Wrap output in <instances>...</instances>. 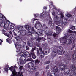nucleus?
<instances>
[{
	"label": "nucleus",
	"mask_w": 76,
	"mask_h": 76,
	"mask_svg": "<svg viewBox=\"0 0 76 76\" xmlns=\"http://www.w3.org/2000/svg\"><path fill=\"white\" fill-rule=\"evenodd\" d=\"M54 23L58 26H61L63 27L65 25H67L68 23L67 21V18L64 17V16L62 14L55 15L53 18Z\"/></svg>",
	"instance_id": "f257e3e1"
},
{
	"label": "nucleus",
	"mask_w": 76,
	"mask_h": 76,
	"mask_svg": "<svg viewBox=\"0 0 76 76\" xmlns=\"http://www.w3.org/2000/svg\"><path fill=\"white\" fill-rule=\"evenodd\" d=\"M17 68L18 67L16 66H13L9 68L10 70L12 72V74L10 76H23L22 74L24 73L25 70L23 69V66H20L19 69L20 71L18 72H16L15 70V69H17Z\"/></svg>",
	"instance_id": "f03ea898"
},
{
	"label": "nucleus",
	"mask_w": 76,
	"mask_h": 76,
	"mask_svg": "<svg viewBox=\"0 0 76 76\" xmlns=\"http://www.w3.org/2000/svg\"><path fill=\"white\" fill-rule=\"evenodd\" d=\"M63 39L64 42H63V44L64 45L66 44H72V41H74L75 40V35H74L73 33L68 36H65L64 37H63Z\"/></svg>",
	"instance_id": "7ed1b4c3"
},
{
	"label": "nucleus",
	"mask_w": 76,
	"mask_h": 76,
	"mask_svg": "<svg viewBox=\"0 0 76 76\" xmlns=\"http://www.w3.org/2000/svg\"><path fill=\"white\" fill-rule=\"evenodd\" d=\"M25 27L27 30H29L28 32H27L28 35H31L32 33H34V34H37L38 36L39 35H41L42 34V33L39 32V33L36 32L34 30V27H32L31 29H29V28H31V27H29V25H26L25 26Z\"/></svg>",
	"instance_id": "20e7f679"
},
{
	"label": "nucleus",
	"mask_w": 76,
	"mask_h": 76,
	"mask_svg": "<svg viewBox=\"0 0 76 76\" xmlns=\"http://www.w3.org/2000/svg\"><path fill=\"white\" fill-rule=\"evenodd\" d=\"M20 56H21V58H22V57H25L26 56H27V57H29L31 56V55L29 54V53L28 52H26L25 50H20L18 52Z\"/></svg>",
	"instance_id": "39448f33"
},
{
	"label": "nucleus",
	"mask_w": 76,
	"mask_h": 76,
	"mask_svg": "<svg viewBox=\"0 0 76 76\" xmlns=\"http://www.w3.org/2000/svg\"><path fill=\"white\" fill-rule=\"evenodd\" d=\"M71 70H69V71H67V74H71L72 72H73V74L75 75V76H76V67L75 66V65H72L71 66Z\"/></svg>",
	"instance_id": "423d86ee"
},
{
	"label": "nucleus",
	"mask_w": 76,
	"mask_h": 76,
	"mask_svg": "<svg viewBox=\"0 0 76 76\" xmlns=\"http://www.w3.org/2000/svg\"><path fill=\"white\" fill-rule=\"evenodd\" d=\"M34 64L32 62H30L28 64L29 69L32 71L37 70V69L34 66Z\"/></svg>",
	"instance_id": "0eeeda50"
},
{
	"label": "nucleus",
	"mask_w": 76,
	"mask_h": 76,
	"mask_svg": "<svg viewBox=\"0 0 76 76\" xmlns=\"http://www.w3.org/2000/svg\"><path fill=\"white\" fill-rule=\"evenodd\" d=\"M18 27V33H22L23 35H25L26 34V33L27 32V31L26 30H22V28H23L22 27L19 26Z\"/></svg>",
	"instance_id": "6e6552de"
},
{
	"label": "nucleus",
	"mask_w": 76,
	"mask_h": 76,
	"mask_svg": "<svg viewBox=\"0 0 76 76\" xmlns=\"http://www.w3.org/2000/svg\"><path fill=\"white\" fill-rule=\"evenodd\" d=\"M40 52L38 50H37V55L39 56H40L41 57H44V52L42 51L41 48H39Z\"/></svg>",
	"instance_id": "1a4fd4ad"
},
{
	"label": "nucleus",
	"mask_w": 76,
	"mask_h": 76,
	"mask_svg": "<svg viewBox=\"0 0 76 76\" xmlns=\"http://www.w3.org/2000/svg\"><path fill=\"white\" fill-rule=\"evenodd\" d=\"M39 20L37 19H34L33 21H34L37 20V21H36V23L35 25V28H36L37 25H39L37 26V27L39 28H41V26H42V25H41V23H40V22L38 21Z\"/></svg>",
	"instance_id": "9d476101"
},
{
	"label": "nucleus",
	"mask_w": 76,
	"mask_h": 76,
	"mask_svg": "<svg viewBox=\"0 0 76 76\" xmlns=\"http://www.w3.org/2000/svg\"><path fill=\"white\" fill-rule=\"evenodd\" d=\"M66 67V65H64L63 64H61L59 65V67H60L61 70H64Z\"/></svg>",
	"instance_id": "9b49d317"
},
{
	"label": "nucleus",
	"mask_w": 76,
	"mask_h": 76,
	"mask_svg": "<svg viewBox=\"0 0 76 76\" xmlns=\"http://www.w3.org/2000/svg\"><path fill=\"white\" fill-rule=\"evenodd\" d=\"M51 70L53 71V72H55V73L58 72V68L57 66H53V68H52Z\"/></svg>",
	"instance_id": "f8f14e48"
},
{
	"label": "nucleus",
	"mask_w": 76,
	"mask_h": 76,
	"mask_svg": "<svg viewBox=\"0 0 76 76\" xmlns=\"http://www.w3.org/2000/svg\"><path fill=\"white\" fill-rule=\"evenodd\" d=\"M45 34H49V33L48 32H49V28H45L44 30L43 31Z\"/></svg>",
	"instance_id": "ddd939ff"
},
{
	"label": "nucleus",
	"mask_w": 76,
	"mask_h": 76,
	"mask_svg": "<svg viewBox=\"0 0 76 76\" xmlns=\"http://www.w3.org/2000/svg\"><path fill=\"white\" fill-rule=\"evenodd\" d=\"M0 19H1V20L3 19L4 20H6L5 17L4 16V15H3L1 13H0Z\"/></svg>",
	"instance_id": "4468645a"
},
{
	"label": "nucleus",
	"mask_w": 76,
	"mask_h": 76,
	"mask_svg": "<svg viewBox=\"0 0 76 76\" xmlns=\"http://www.w3.org/2000/svg\"><path fill=\"white\" fill-rule=\"evenodd\" d=\"M56 32L58 34H59L61 31V28L59 27L56 26Z\"/></svg>",
	"instance_id": "2eb2a0df"
},
{
	"label": "nucleus",
	"mask_w": 76,
	"mask_h": 76,
	"mask_svg": "<svg viewBox=\"0 0 76 76\" xmlns=\"http://www.w3.org/2000/svg\"><path fill=\"white\" fill-rule=\"evenodd\" d=\"M31 56H32V58L33 59H35L36 58V56L35 55V53H34V52H33L32 53H31Z\"/></svg>",
	"instance_id": "dca6fc26"
},
{
	"label": "nucleus",
	"mask_w": 76,
	"mask_h": 76,
	"mask_svg": "<svg viewBox=\"0 0 76 76\" xmlns=\"http://www.w3.org/2000/svg\"><path fill=\"white\" fill-rule=\"evenodd\" d=\"M27 44L29 46H30V47H32V45H33V43H32V41H31L30 42H28Z\"/></svg>",
	"instance_id": "f3484780"
},
{
	"label": "nucleus",
	"mask_w": 76,
	"mask_h": 76,
	"mask_svg": "<svg viewBox=\"0 0 76 76\" xmlns=\"http://www.w3.org/2000/svg\"><path fill=\"white\" fill-rule=\"evenodd\" d=\"M9 69V66L8 65H5V67L4 68V69L5 71L6 72H8V70H9V69Z\"/></svg>",
	"instance_id": "a211bd4d"
},
{
	"label": "nucleus",
	"mask_w": 76,
	"mask_h": 76,
	"mask_svg": "<svg viewBox=\"0 0 76 76\" xmlns=\"http://www.w3.org/2000/svg\"><path fill=\"white\" fill-rule=\"evenodd\" d=\"M15 47H16V48H22L20 45H18V44L17 43L16 44L15 43Z\"/></svg>",
	"instance_id": "6ab92c4d"
},
{
	"label": "nucleus",
	"mask_w": 76,
	"mask_h": 76,
	"mask_svg": "<svg viewBox=\"0 0 76 76\" xmlns=\"http://www.w3.org/2000/svg\"><path fill=\"white\" fill-rule=\"evenodd\" d=\"M56 55V52L53 51L52 53V57H54V56Z\"/></svg>",
	"instance_id": "aec40b11"
},
{
	"label": "nucleus",
	"mask_w": 76,
	"mask_h": 76,
	"mask_svg": "<svg viewBox=\"0 0 76 76\" xmlns=\"http://www.w3.org/2000/svg\"><path fill=\"white\" fill-rule=\"evenodd\" d=\"M6 41L7 42H8L10 44H11V43H12V41L11 40V39H9V38L7 39H6Z\"/></svg>",
	"instance_id": "412c9836"
},
{
	"label": "nucleus",
	"mask_w": 76,
	"mask_h": 76,
	"mask_svg": "<svg viewBox=\"0 0 76 76\" xmlns=\"http://www.w3.org/2000/svg\"><path fill=\"white\" fill-rule=\"evenodd\" d=\"M58 53L60 55H62V54H63L64 53V50H61L60 52H59Z\"/></svg>",
	"instance_id": "4be33fe9"
},
{
	"label": "nucleus",
	"mask_w": 76,
	"mask_h": 76,
	"mask_svg": "<svg viewBox=\"0 0 76 76\" xmlns=\"http://www.w3.org/2000/svg\"><path fill=\"white\" fill-rule=\"evenodd\" d=\"M20 64H25V62H24L23 60H20Z\"/></svg>",
	"instance_id": "5701e85b"
},
{
	"label": "nucleus",
	"mask_w": 76,
	"mask_h": 76,
	"mask_svg": "<svg viewBox=\"0 0 76 76\" xmlns=\"http://www.w3.org/2000/svg\"><path fill=\"white\" fill-rule=\"evenodd\" d=\"M72 57L73 59H75V58H76V54L75 53L72 56Z\"/></svg>",
	"instance_id": "b1692460"
},
{
	"label": "nucleus",
	"mask_w": 76,
	"mask_h": 76,
	"mask_svg": "<svg viewBox=\"0 0 76 76\" xmlns=\"http://www.w3.org/2000/svg\"><path fill=\"white\" fill-rule=\"evenodd\" d=\"M68 31L69 33H73V32H74V33H76V31H71V30H70V29H68Z\"/></svg>",
	"instance_id": "393cba45"
},
{
	"label": "nucleus",
	"mask_w": 76,
	"mask_h": 76,
	"mask_svg": "<svg viewBox=\"0 0 76 76\" xmlns=\"http://www.w3.org/2000/svg\"><path fill=\"white\" fill-rule=\"evenodd\" d=\"M3 34L5 35H6V36H7V37H9V34L7 33H3Z\"/></svg>",
	"instance_id": "a878e982"
},
{
	"label": "nucleus",
	"mask_w": 76,
	"mask_h": 76,
	"mask_svg": "<svg viewBox=\"0 0 76 76\" xmlns=\"http://www.w3.org/2000/svg\"><path fill=\"white\" fill-rule=\"evenodd\" d=\"M66 17H68V18H70V17H71L72 16V15L69 14H68L66 15Z\"/></svg>",
	"instance_id": "bb28decb"
},
{
	"label": "nucleus",
	"mask_w": 76,
	"mask_h": 76,
	"mask_svg": "<svg viewBox=\"0 0 76 76\" xmlns=\"http://www.w3.org/2000/svg\"><path fill=\"white\" fill-rule=\"evenodd\" d=\"M35 62L36 64H37V63L38 64V63H39L40 62V61L38 60H37L35 61Z\"/></svg>",
	"instance_id": "cd10ccee"
},
{
	"label": "nucleus",
	"mask_w": 76,
	"mask_h": 76,
	"mask_svg": "<svg viewBox=\"0 0 76 76\" xmlns=\"http://www.w3.org/2000/svg\"><path fill=\"white\" fill-rule=\"evenodd\" d=\"M44 15H45L44 14V12H43L41 14L40 17H41V18H42V17H44Z\"/></svg>",
	"instance_id": "c85d7f7f"
},
{
	"label": "nucleus",
	"mask_w": 76,
	"mask_h": 76,
	"mask_svg": "<svg viewBox=\"0 0 76 76\" xmlns=\"http://www.w3.org/2000/svg\"><path fill=\"white\" fill-rule=\"evenodd\" d=\"M41 38L39 37L38 39H37V41H38V42H40V41H41Z\"/></svg>",
	"instance_id": "c756f323"
},
{
	"label": "nucleus",
	"mask_w": 76,
	"mask_h": 76,
	"mask_svg": "<svg viewBox=\"0 0 76 76\" xmlns=\"http://www.w3.org/2000/svg\"><path fill=\"white\" fill-rule=\"evenodd\" d=\"M27 61H32V59L31 58H30L27 59Z\"/></svg>",
	"instance_id": "7c9ffc66"
},
{
	"label": "nucleus",
	"mask_w": 76,
	"mask_h": 76,
	"mask_svg": "<svg viewBox=\"0 0 76 76\" xmlns=\"http://www.w3.org/2000/svg\"><path fill=\"white\" fill-rule=\"evenodd\" d=\"M50 63V61H48L46 62H45L44 63V64H49Z\"/></svg>",
	"instance_id": "2f4dec72"
},
{
	"label": "nucleus",
	"mask_w": 76,
	"mask_h": 76,
	"mask_svg": "<svg viewBox=\"0 0 76 76\" xmlns=\"http://www.w3.org/2000/svg\"><path fill=\"white\" fill-rule=\"evenodd\" d=\"M9 28H10L11 29H13V28H14V27L12 25H11L9 26Z\"/></svg>",
	"instance_id": "473e14b6"
},
{
	"label": "nucleus",
	"mask_w": 76,
	"mask_h": 76,
	"mask_svg": "<svg viewBox=\"0 0 76 76\" xmlns=\"http://www.w3.org/2000/svg\"><path fill=\"white\" fill-rule=\"evenodd\" d=\"M35 76H39V72H36V73Z\"/></svg>",
	"instance_id": "72a5a7b5"
},
{
	"label": "nucleus",
	"mask_w": 76,
	"mask_h": 76,
	"mask_svg": "<svg viewBox=\"0 0 76 76\" xmlns=\"http://www.w3.org/2000/svg\"><path fill=\"white\" fill-rule=\"evenodd\" d=\"M75 47V43H73L72 44V48L71 49V50H73L72 48H74Z\"/></svg>",
	"instance_id": "f704fd0d"
},
{
	"label": "nucleus",
	"mask_w": 76,
	"mask_h": 76,
	"mask_svg": "<svg viewBox=\"0 0 76 76\" xmlns=\"http://www.w3.org/2000/svg\"><path fill=\"white\" fill-rule=\"evenodd\" d=\"M75 28V27L74 26H72L71 27V29H72V30L74 29Z\"/></svg>",
	"instance_id": "c9c22d12"
},
{
	"label": "nucleus",
	"mask_w": 76,
	"mask_h": 76,
	"mask_svg": "<svg viewBox=\"0 0 76 76\" xmlns=\"http://www.w3.org/2000/svg\"><path fill=\"white\" fill-rule=\"evenodd\" d=\"M34 16H35V18L36 17H38V14H36L34 15Z\"/></svg>",
	"instance_id": "e433bc0d"
},
{
	"label": "nucleus",
	"mask_w": 76,
	"mask_h": 76,
	"mask_svg": "<svg viewBox=\"0 0 76 76\" xmlns=\"http://www.w3.org/2000/svg\"><path fill=\"white\" fill-rule=\"evenodd\" d=\"M50 68V66L49 65H47L45 68L46 69H49Z\"/></svg>",
	"instance_id": "4c0bfd02"
},
{
	"label": "nucleus",
	"mask_w": 76,
	"mask_h": 76,
	"mask_svg": "<svg viewBox=\"0 0 76 76\" xmlns=\"http://www.w3.org/2000/svg\"><path fill=\"white\" fill-rule=\"evenodd\" d=\"M56 35H57V34H56V33L53 34V37H56Z\"/></svg>",
	"instance_id": "58836bf2"
},
{
	"label": "nucleus",
	"mask_w": 76,
	"mask_h": 76,
	"mask_svg": "<svg viewBox=\"0 0 76 76\" xmlns=\"http://www.w3.org/2000/svg\"><path fill=\"white\" fill-rule=\"evenodd\" d=\"M48 41H50V42H51V43H52V42H53V41H51V39H50V38H49L48 39Z\"/></svg>",
	"instance_id": "ea45409f"
},
{
	"label": "nucleus",
	"mask_w": 76,
	"mask_h": 76,
	"mask_svg": "<svg viewBox=\"0 0 76 76\" xmlns=\"http://www.w3.org/2000/svg\"><path fill=\"white\" fill-rule=\"evenodd\" d=\"M31 39H36V38L34 37H33L32 36H31Z\"/></svg>",
	"instance_id": "a19ab883"
},
{
	"label": "nucleus",
	"mask_w": 76,
	"mask_h": 76,
	"mask_svg": "<svg viewBox=\"0 0 76 76\" xmlns=\"http://www.w3.org/2000/svg\"><path fill=\"white\" fill-rule=\"evenodd\" d=\"M59 48L60 49V50H63V47L61 46L59 47Z\"/></svg>",
	"instance_id": "79ce46f5"
},
{
	"label": "nucleus",
	"mask_w": 76,
	"mask_h": 76,
	"mask_svg": "<svg viewBox=\"0 0 76 76\" xmlns=\"http://www.w3.org/2000/svg\"><path fill=\"white\" fill-rule=\"evenodd\" d=\"M2 42H3V41H2L1 40V39H0V45H1V44Z\"/></svg>",
	"instance_id": "37998d69"
},
{
	"label": "nucleus",
	"mask_w": 76,
	"mask_h": 76,
	"mask_svg": "<svg viewBox=\"0 0 76 76\" xmlns=\"http://www.w3.org/2000/svg\"><path fill=\"white\" fill-rule=\"evenodd\" d=\"M54 26V24L53 23H51L50 25L51 27H53Z\"/></svg>",
	"instance_id": "c03bdc74"
},
{
	"label": "nucleus",
	"mask_w": 76,
	"mask_h": 76,
	"mask_svg": "<svg viewBox=\"0 0 76 76\" xmlns=\"http://www.w3.org/2000/svg\"><path fill=\"white\" fill-rule=\"evenodd\" d=\"M26 50H29V47H28V46H26Z\"/></svg>",
	"instance_id": "a18cd8bd"
},
{
	"label": "nucleus",
	"mask_w": 76,
	"mask_h": 76,
	"mask_svg": "<svg viewBox=\"0 0 76 76\" xmlns=\"http://www.w3.org/2000/svg\"><path fill=\"white\" fill-rule=\"evenodd\" d=\"M47 9V7H44V9L46 10V9Z\"/></svg>",
	"instance_id": "49530a36"
},
{
	"label": "nucleus",
	"mask_w": 76,
	"mask_h": 76,
	"mask_svg": "<svg viewBox=\"0 0 76 76\" xmlns=\"http://www.w3.org/2000/svg\"><path fill=\"white\" fill-rule=\"evenodd\" d=\"M68 58H68V59L69 60H70V57L69 56H68Z\"/></svg>",
	"instance_id": "de8ad7c7"
},
{
	"label": "nucleus",
	"mask_w": 76,
	"mask_h": 76,
	"mask_svg": "<svg viewBox=\"0 0 76 76\" xmlns=\"http://www.w3.org/2000/svg\"><path fill=\"white\" fill-rule=\"evenodd\" d=\"M15 39H16L17 40H18V37H15Z\"/></svg>",
	"instance_id": "09e8293b"
},
{
	"label": "nucleus",
	"mask_w": 76,
	"mask_h": 76,
	"mask_svg": "<svg viewBox=\"0 0 76 76\" xmlns=\"http://www.w3.org/2000/svg\"><path fill=\"white\" fill-rule=\"evenodd\" d=\"M35 50V48H32V51Z\"/></svg>",
	"instance_id": "8fccbe9b"
},
{
	"label": "nucleus",
	"mask_w": 76,
	"mask_h": 76,
	"mask_svg": "<svg viewBox=\"0 0 76 76\" xmlns=\"http://www.w3.org/2000/svg\"><path fill=\"white\" fill-rule=\"evenodd\" d=\"M52 14H53V15L54 16V15H55V13L54 12H53Z\"/></svg>",
	"instance_id": "3c124183"
},
{
	"label": "nucleus",
	"mask_w": 76,
	"mask_h": 76,
	"mask_svg": "<svg viewBox=\"0 0 76 76\" xmlns=\"http://www.w3.org/2000/svg\"><path fill=\"white\" fill-rule=\"evenodd\" d=\"M9 32L10 33V34H12V32L10 31H9Z\"/></svg>",
	"instance_id": "603ef678"
},
{
	"label": "nucleus",
	"mask_w": 76,
	"mask_h": 76,
	"mask_svg": "<svg viewBox=\"0 0 76 76\" xmlns=\"http://www.w3.org/2000/svg\"><path fill=\"white\" fill-rule=\"evenodd\" d=\"M73 20V18H71L70 19V20Z\"/></svg>",
	"instance_id": "864d4df0"
},
{
	"label": "nucleus",
	"mask_w": 76,
	"mask_h": 76,
	"mask_svg": "<svg viewBox=\"0 0 76 76\" xmlns=\"http://www.w3.org/2000/svg\"><path fill=\"white\" fill-rule=\"evenodd\" d=\"M14 35H15V36H16V33H14Z\"/></svg>",
	"instance_id": "5fc2aeb1"
},
{
	"label": "nucleus",
	"mask_w": 76,
	"mask_h": 76,
	"mask_svg": "<svg viewBox=\"0 0 76 76\" xmlns=\"http://www.w3.org/2000/svg\"><path fill=\"white\" fill-rule=\"evenodd\" d=\"M69 63V62H67V63H66V64H68Z\"/></svg>",
	"instance_id": "6e6d98bb"
},
{
	"label": "nucleus",
	"mask_w": 76,
	"mask_h": 76,
	"mask_svg": "<svg viewBox=\"0 0 76 76\" xmlns=\"http://www.w3.org/2000/svg\"><path fill=\"white\" fill-rule=\"evenodd\" d=\"M0 69H1V67H0Z\"/></svg>",
	"instance_id": "4d7b16f0"
},
{
	"label": "nucleus",
	"mask_w": 76,
	"mask_h": 76,
	"mask_svg": "<svg viewBox=\"0 0 76 76\" xmlns=\"http://www.w3.org/2000/svg\"><path fill=\"white\" fill-rule=\"evenodd\" d=\"M49 35H51V34H49Z\"/></svg>",
	"instance_id": "13d9d810"
},
{
	"label": "nucleus",
	"mask_w": 76,
	"mask_h": 76,
	"mask_svg": "<svg viewBox=\"0 0 76 76\" xmlns=\"http://www.w3.org/2000/svg\"><path fill=\"white\" fill-rule=\"evenodd\" d=\"M20 0V1H22V0Z\"/></svg>",
	"instance_id": "bf43d9fd"
},
{
	"label": "nucleus",
	"mask_w": 76,
	"mask_h": 76,
	"mask_svg": "<svg viewBox=\"0 0 76 76\" xmlns=\"http://www.w3.org/2000/svg\"><path fill=\"white\" fill-rule=\"evenodd\" d=\"M53 74H54V75H55V73H53Z\"/></svg>",
	"instance_id": "052dcab7"
},
{
	"label": "nucleus",
	"mask_w": 76,
	"mask_h": 76,
	"mask_svg": "<svg viewBox=\"0 0 76 76\" xmlns=\"http://www.w3.org/2000/svg\"><path fill=\"white\" fill-rule=\"evenodd\" d=\"M67 56V55H65V56Z\"/></svg>",
	"instance_id": "680f3d73"
},
{
	"label": "nucleus",
	"mask_w": 76,
	"mask_h": 76,
	"mask_svg": "<svg viewBox=\"0 0 76 76\" xmlns=\"http://www.w3.org/2000/svg\"><path fill=\"white\" fill-rule=\"evenodd\" d=\"M18 51H16V52H18Z\"/></svg>",
	"instance_id": "e2e57ef3"
},
{
	"label": "nucleus",
	"mask_w": 76,
	"mask_h": 76,
	"mask_svg": "<svg viewBox=\"0 0 76 76\" xmlns=\"http://www.w3.org/2000/svg\"><path fill=\"white\" fill-rule=\"evenodd\" d=\"M51 3H52H52H53V2H51Z\"/></svg>",
	"instance_id": "0e129e2a"
},
{
	"label": "nucleus",
	"mask_w": 76,
	"mask_h": 76,
	"mask_svg": "<svg viewBox=\"0 0 76 76\" xmlns=\"http://www.w3.org/2000/svg\"><path fill=\"white\" fill-rule=\"evenodd\" d=\"M18 63H19V62H18Z\"/></svg>",
	"instance_id": "69168bd1"
},
{
	"label": "nucleus",
	"mask_w": 76,
	"mask_h": 76,
	"mask_svg": "<svg viewBox=\"0 0 76 76\" xmlns=\"http://www.w3.org/2000/svg\"><path fill=\"white\" fill-rule=\"evenodd\" d=\"M53 73V72H52L51 73Z\"/></svg>",
	"instance_id": "338daca9"
},
{
	"label": "nucleus",
	"mask_w": 76,
	"mask_h": 76,
	"mask_svg": "<svg viewBox=\"0 0 76 76\" xmlns=\"http://www.w3.org/2000/svg\"><path fill=\"white\" fill-rule=\"evenodd\" d=\"M71 21H72V20H71Z\"/></svg>",
	"instance_id": "774afa93"
}]
</instances>
